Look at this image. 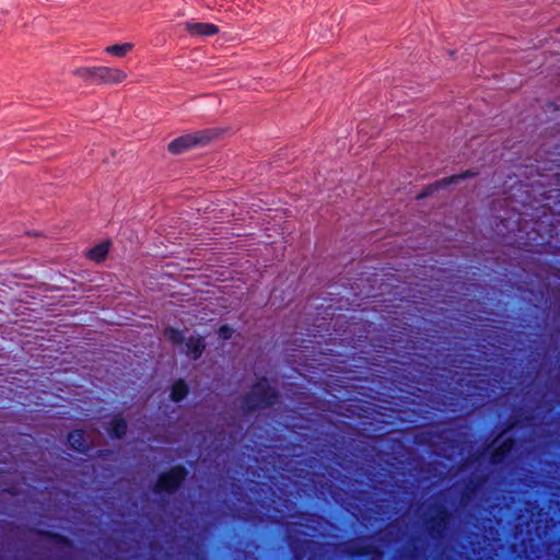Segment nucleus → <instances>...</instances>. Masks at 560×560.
I'll return each instance as SVG.
<instances>
[{"label": "nucleus", "instance_id": "1", "mask_svg": "<svg viewBox=\"0 0 560 560\" xmlns=\"http://www.w3.org/2000/svg\"><path fill=\"white\" fill-rule=\"evenodd\" d=\"M229 130V128L213 127L183 133L166 144V151L172 156H178L223 139Z\"/></svg>", "mask_w": 560, "mask_h": 560}, {"label": "nucleus", "instance_id": "2", "mask_svg": "<svg viewBox=\"0 0 560 560\" xmlns=\"http://www.w3.org/2000/svg\"><path fill=\"white\" fill-rule=\"evenodd\" d=\"M278 399L277 392L271 388L266 378H260L244 397L243 408L252 411L273 405Z\"/></svg>", "mask_w": 560, "mask_h": 560}, {"label": "nucleus", "instance_id": "3", "mask_svg": "<svg viewBox=\"0 0 560 560\" xmlns=\"http://www.w3.org/2000/svg\"><path fill=\"white\" fill-rule=\"evenodd\" d=\"M129 71L114 65H98L97 85L121 86L129 81Z\"/></svg>", "mask_w": 560, "mask_h": 560}, {"label": "nucleus", "instance_id": "4", "mask_svg": "<svg viewBox=\"0 0 560 560\" xmlns=\"http://www.w3.org/2000/svg\"><path fill=\"white\" fill-rule=\"evenodd\" d=\"M187 475L183 466H175L162 474L156 482V491H168L177 488Z\"/></svg>", "mask_w": 560, "mask_h": 560}, {"label": "nucleus", "instance_id": "5", "mask_svg": "<svg viewBox=\"0 0 560 560\" xmlns=\"http://www.w3.org/2000/svg\"><path fill=\"white\" fill-rule=\"evenodd\" d=\"M97 73H98V65H79L75 66L71 74L72 77L84 84H94L97 85Z\"/></svg>", "mask_w": 560, "mask_h": 560}, {"label": "nucleus", "instance_id": "6", "mask_svg": "<svg viewBox=\"0 0 560 560\" xmlns=\"http://www.w3.org/2000/svg\"><path fill=\"white\" fill-rule=\"evenodd\" d=\"M185 31L195 37H208L219 34L220 30L215 24L205 22H186Z\"/></svg>", "mask_w": 560, "mask_h": 560}, {"label": "nucleus", "instance_id": "7", "mask_svg": "<svg viewBox=\"0 0 560 560\" xmlns=\"http://www.w3.org/2000/svg\"><path fill=\"white\" fill-rule=\"evenodd\" d=\"M448 520L450 514L443 505L433 506L430 515V523L432 524L430 528L434 532L432 535H441Z\"/></svg>", "mask_w": 560, "mask_h": 560}, {"label": "nucleus", "instance_id": "8", "mask_svg": "<svg viewBox=\"0 0 560 560\" xmlns=\"http://www.w3.org/2000/svg\"><path fill=\"white\" fill-rule=\"evenodd\" d=\"M476 175H477L476 172L465 171V172H463L460 174H456V175H452V176L445 177V178L436 182L435 184L430 185L425 189V191H423L421 195L418 196V198L427 197V196H429L430 194H432L434 190H436L439 188L446 187L447 185L457 183L460 179H465V178L472 177V176H476Z\"/></svg>", "mask_w": 560, "mask_h": 560}, {"label": "nucleus", "instance_id": "9", "mask_svg": "<svg viewBox=\"0 0 560 560\" xmlns=\"http://www.w3.org/2000/svg\"><path fill=\"white\" fill-rule=\"evenodd\" d=\"M135 49V44L131 42L114 43L104 47L103 52L115 59L127 58Z\"/></svg>", "mask_w": 560, "mask_h": 560}, {"label": "nucleus", "instance_id": "10", "mask_svg": "<svg viewBox=\"0 0 560 560\" xmlns=\"http://www.w3.org/2000/svg\"><path fill=\"white\" fill-rule=\"evenodd\" d=\"M68 441L73 450L81 453L86 452L90 447V438L82 430H74L70 432L68 435Z\"/></svg>", "mask_w": 560, "mask_h": 560}, {"label": "nucleus", "instance_id": "11", "mask_svg": "<svg viewBox=\"0 0 560 560\" xmlns=\"http://www.w3.org/2000/svg\"><path fill=\"white\" fill-rule=\"evenodd\" d=\"M187 353L192 354L195 359L201 357L206 345L201 337H190L186 341Z\"/></svg>", "mask_w": 560, "mask_h": 560}, {"label": "nucleus", "instance_id": "12", "mask_svg": "<svg viewBox=\"0 0 560 560\" xmlns=\"http://www.w3.org/2000/svg\"><path fill=\"white\" fill-rule=\"evenodd\" d=\"M108 249V242L101 243L89 250L88 257L96 262H101L106 258Z\"/></svg>", "mask_w": 560, "mask_h": 560}, {"label": "nucleus", "instance_id": "13", "mask_svg": "<svg viewBox=\"0 0 560 560\" xmlns=\"http://www.w3.org/2000/svg\"><path fill=\"white\" fill-rule=\"evenodd\" d=\"M514 446V440H505L491 455V463L498 464L502 460V456L508 454Z\"/></svg>", "mask_w": 560, "mask_h": 560}, {"label": "nucleus", "instance_id": "14", "mask_svg": "<svg viewBox=\"0 0 560 560\" xmlns=\"http://www.w3.org/2000/svg\"><path fill=\"white\" fill-rule=\"evenodd\" d=\"M126 421L120 416H116L110 422L109 433L120 439L126 433Z\"/></svg>", "mask_w": 560, "mask_h": 560}, {"label": "nucleus", "instance_id": "15", "mask_svg": "<svg viewBox=\"0 0 560 560\" xmlns=\"http://www.w3.org/2000/svg\"><path fill=\"white\" fill-rule=\"evenodd\" d=\"M188 393V387L183 380L177 381L172 386L171 398L174 401H180Z\"/></svg>", "mask_w": 560, "mask_h": 560}, {"label": "nucleus", "instance_id": "16", "mask_svg": "<svg viewBox=\"0 0 560 560\" xmlns=\"http://www.w3.org/2000/svg\"><path fill=\"white\" fill-rule=\"evenodd\" d=\"M164 335L166 338H168L173 343L180 345L184 342L185 338L183 336V332L178 329H175L173 327H167L164 330Z\"/></svg>", "mask_w": 560, "mask_h": 560}, {"label": "nucleus", "instance_id": "17", "mask_svg": "<svg viewBox=\"0 0 560 560\" xmlns=\"http://www.w3.org/2000/svg\"><path fill=\"white\" fill-rule=\"evenodd\" d=\"M219 336L222 339H229L232 336V329L229 326H225V325L221 326V328L219 329Z\"/></svg>", "mask_w": 560, "mask_h": 560}, {"label": "nucleus", "instance_id": "18", "mask_svg": "<svg viewBox=\"0 0 560 560\" xmlns=\"http://www.w3.org/2000/svg\"><path fill=\"white\" fill-rule=\"evenodd\" d=\"M483 383H485V381L480 380L479 381V385H476L475 388L478 389V390H483L485 388H483V386H481V384H483Z\"/></svg>", "mask_w": 560, "mask_h": 560}, {"label": "nucleus", "instance_id": "19", "mask_svg": "<svg viewBox=\"0 0 560 560\" xmlns=\"http://www.w3.org/2000/svg\"><path fill=\"white\" fill-rule=\"evenodd\" d=\"M292 525H293V529H294L295 532H298V529H296L295 527H296L299 524H298V523H292Z\"/></svg>", "mask_w": 560, "mask_h": 560}]
</instances>
